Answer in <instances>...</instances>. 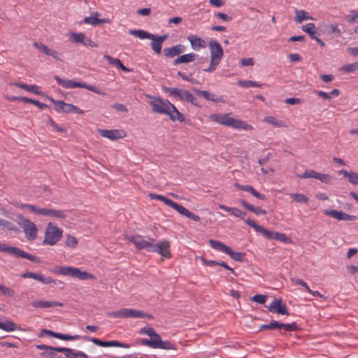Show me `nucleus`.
Returning a JSON list of instances; mask_svg holds the SVG:
<instances>
[{
  "mask_svg": "<svg viewBox=\"0 0 358 358\" xmlns=\"http://www.w3.org/2000/svg\"><path fill=\"white\" fill-rule=\"evenodd\" d=\"M129 34L140 39L152 40L150 43L151 48L157 55L162 52V43L168 38L166 34L157 36L142 29H131Z\"/></svg>",
  "mask_w": 358,
  "mask_h": 358,
  "instance_id": "f257e3e1",
  "label": "nucleus"
},
{
  "mask_svg": "<svg viewBox=\"0 0 358 358\" xmlns=\"http://www.w3.org/2000/svg\"><path fill=\"white\" fill-rule=\"evenodd\" d=\"M244 222L250 227H252L257 232L261 233L265 238L268 239L277 240L282 243L291 242V240L287 237L286 234L270 231L259 225L254 220L246 219L244 220Z\"/></svg>",
  "mask_w": 358,
  "mask_h": 358,
  "instance_id": "f03ea898",
  "label": "nucleus"
},
{
  "mask_svg": "<svg viewBox=\"0 0 358 358\" xmlns=\"http://www.w3.org/2000/svg\"><path fill=\"white\" fill-rule=\"evenodd\" d=\"M208 46L210 52V62L208 68L205 69L203 71L210 73L215 71L216 67L220 64L224 56V50L221 45L215 40L210 41Z\"/></svg>",
  "mask_w": 358,
  "mask_h": 358,
  "instance_id": "7ed1b4c3",
  "label": "nucleus"
},
{
  "mask_svg": "<svg viewBox=\"0 0 358 358\" xmlns=\"http://www.w3.org/2000/svg\"><path fill=\"white\" fill-rule=\"evenodd\" d=\"M107 315L113 317L120 318H148L149 320L153 319V316L148 314L142 310H136L133 308H122L120 310L109 312Z\"/></svg>",
  "mask_w": 358,
  "mask_h": 358,
  "instance_id": "20e7f679",
  "label": "nucleus"
},
{
  "mask_svg": "<svg viewBox=\"0 0 358 358\" xmlns=\"http://www.w3.org/2000/svg\"><path fill=\"white\" fill-rule=\"evenodd\" d=\"M53 78L59 85L62 86L64 88L70 89V88H74V87H82V88L87 89L90 91H92L94 93H96L98 94L105 95L104 92L101 91L99 88H97L94 85H87V84H86L85 83H82V82H78V81H74V80H71L64 79V78L59 77L58 76H55Z\"/></svg>",
  "mask_w": 358,
  "mask_h": 358,
  "instance_id": "39448f33",
  "label": "nucleus"
},
{
  "mask_svg": "<svg viewBox=\"0 0 358 358\" xmlns=\"http://www.w3.org/2000/svg\"><path fill=\"white\" fill-rule=\"evenodd\" d=\"M162 90L164 92L169 93L171 96L178 99L180 101H185L190 103L194 106H199V103L196 102V99L187 90L180 89L178 87H168L165 86L162 87Z\"/></svg>",
  "mask_w": 358,
  "mask_h": 358,
  "instance_id": "423d86ee",
  "label": "nucleus"
},
{
  "mask_svg": "<svg viewBox=\"0 0 358 358\" xmlns=\"http://www.w3.org/2000/svg\"><path fill=\"white\" fill-rule=\"evenodd\" d=\"M0 251L8 253L12 255L15 257H22L24 259H27L35 263H40L41 259L37 256L33 255L31 254L27 253L19 248L9 246L6 244L1 243L0 244Z\"/></svg>",
  "mask_w": 358,
  "mask_h": 358,
  "instance_id": "0eeeda50",
  "label": "nucleus"
},
{
  "mask_svg": "<svg viewBox=\"0 0 358 358\" xmlns=\"http://www.w3.org/2000/svg\"><path fill=\"white\" fill-rule=\"evenodd\" d=\"M138 344L145 345L154 349L176 350V348L169 341H162V338H141Z\"/></svg>",
  "mask_w": 358,
  "mask_h": 358,
  "instance_id": "6e6552de",
  "label": "nucleus"
},
{
  "mask_svg": "<svg viewBox=\"0 0 358 358\" xmlns=\"http://www.w3.org/2000/svg\"><path fill=\"white\" fill-rule=\"evenodd\" d=\"M62 229L53 225L51 222L48 223L45 233L43 244L55 245L62 238Z\"/></svg>",
  "mask_w": 358,
  "mask_h": 358,
  "instance_id": "1a4fd4ad",
  "label": "nucleus"
},
{
  "mask_svg": "<svg viewBox=\"0 0 358 358\" xmlns=\"http://www.w3.org/2000/svg\"><path fill=\"white\" fill-rule=\"evenodd\" d=\"M20 220L19 224L23 229L26 237L29 241L36 238L38 229L36 225L27 218H24L22 214L17 215Z\"/></svg>",
  "mask_w": 358,
  "mask_h": 358,
  "instance_id": "9d476101",
  "label": "nucleus"
},
{
  "mask_svg": "<svg viewBox=\"0 0 358 358\" xmlns=\"http://www.w3.org/2000/svg\"><path fill=\"white\" fill-rule=\"evenodd\" d=\"M125 238L133 243L138 250L147 249L151 252L153 246L154 238H148V240L143 239L141 236L126 235Z\"/></svg>",
  "mask_w": 358,
  "mask_h": 358,
  "instance_id": "9b49d317",
  "label": "nucleus"
},
{
  "mask_svg": "<svg viewBox=\"0 0 358 358\" xmlns=\"http://www.w3.org/2000/svg\"><path fill=\"white\" fill-rule=\"evenodd\" d=\"M276 329H285L287 331H296L300 329L295 323L284 324L278 321L273 320L269 324H264L259 327V331L262 330H273Z\"/></svg>",
  "mask_w": 358,
  "mask_h": 358,
  "instance_id": "f8f14e48",
  "label": "nucleus"
},
{
  "mask_svg": "<svg viewBox=\"0 0 358 358\" xmlns=\"http://www.w3.org/2000/svg\"><path fill=\"white\" fill-rule=\"evenodd\" d=\"M151 99L150 104L152 110L155 113L167 114L169 109H170L169 103H171L168 99H163L161 97L149 96Z\"/></svg>",
  "mask_w": 358,
  "mask_h": 358,
  "instance_id": "ddd939ff",
  "label": "nucleus"
},
{
  "mask_svg": "<svg viewBox=\"0 0 358 358\" xmlns=\"http://www.w3.org/2000/svg\"><path fill=\"white\" fill-rule=\"evenodd\" d=\"M83 338L85 341H89L92 342L94 345L103 347V348H108V347H117V348H129L131 345L127 343H121L118 341H103L96 338H90L87 336H83Z\"/></svg>",
  "mask_w": 358,
  "mask_h": 358,
  "instance_id": "4468645a",
  "label": "nucleus"
},
{
  "mask_svg": "<svg viewBox=\"0 0 358 358\" xmlns=\"http://www.w3.org/2000/svg\"><path fill=\"white\" fill-rule=\"evenodd\" d=\"M45 336H50L63 341H75L78 340L81 338V336L79 335L72 336L70 334H64L58 332H55L53 331L48 329H42L38 336L43 337Z\"/></svg>",
  "mask_w": 358,
  "mask_h": 358,
  "instance_id": "2eb2a0df",
  "label": "nucleus"
},
{
  "mask_svg": "<svg viewBox=\"0 0 358 358\" xmlns=\"http://www.w3.org/2000/svg\"><path fill=\"white\" fill-rule=\"evenodd\" d=\"M170 242L168 241H163L157 244H153L151 252H158L162 257L164 258H170L171 253L170 252Z\"/></svg>",
  "mask_w": 358,
  "mask_h": 358,
  "instance_id": "dca6fc26",
  "label": "nucleus"
},
{
  "mask_svg": "<svg viewBox=\"0 0 358 358\" xmlns=\"http://www.w3.org/2000/svg\"><path fill=\"white\" fill-rule=\"evenodd\" d=\"M268 310L272 313H276L280 315H289V312L286 304L281 299H275L273 301L267 306Z\"/></svg>",
  "mask_w": 358,
  "mask_h": 358,
  "instance_id": "f3484780",
  "label": "nucleus"
},
{
  "mask_svg": "<svg viewBox=\"0 0 358 358\" xmlns=\"http://www.w3.org/2000/svg\"><path fill=\"white\" fill-rule=\"evenodd\" d=\"M99 134L104 137L110 140H117L119 138H122L126 136V132L122 129H99Z\"/></svg>",
  "mask_w": 358,
  "mask_h": 358,
  "instance_id": "a211bd4d",
  "label": "nucleus"
},
{
  "mask_svg": "<svg viewBox=\"0 0 358 358\" xmlns=\"http://www.w3.org/2000/svg\"><path fill=\"white\" fill-rule=\"evenodd\" d=\"M324 215L331 216L338 220L354 221L357 220V217L355 215H349L336 210H324Z\"/></svg>",
  "mask_w": 358,
  "mask_h": 358,
  "instance_id": "6ab92c4d",
  "label": "nucleus"
},
{
  "mask_svg": "<svg viewBox=\"0 0 358 358\" xmlns=\"http://www.w3.org/2000/svg\"><path fill=\"white\" fill-rule=\"evenodd\" d=\"M21 277L23 278H32L45 285L50 284L52 282L56 283V281L51 277H44L41 273H35L30 271L23 273L21 275Z\"/></svg>",
  "mask_w": 358,
  "mask_h": 358,
  "instance_id": "aec40b11",
  "label": "nucleus"
},
{
  "mask_svg": "<svg viewBox=\"0 0 358 358\" xmlns=\"http://www.w3.org/2000/svg\"><path fill=\"white\" fill-rule=\"evenodd\" d=\"M33 45L44 54L52 57L56 60L62 61V58L61 57L62 54L54 50L53 49L49 48L47 45H45L42 43H38L36 42L34 43Z\"/></svg>",
  "mask_w": 358,
  "mask_h": 358,
  "instance_id": "412c9836",
  "label": "nucleus"
},
{
  "mask_svg": "<svg viewBox=\"0 0 358 358\" xmlns=\"http://www.w3.org/2000/svg\"><path fill=\"white\" fill-rule=\"evenodd\" d=\"M170 109H169L167 112V115H169L170 120L173 122L176 120L180 122H182L185 120V117L182 113H180L176 107L171 103H169Z\"/></svg>",
  "mask_w": 358,
  "mask_h": 358,
  "instance_id": "4be33fe9",
  "label": "nucleus"
},
{
  "mask_svg": "<svg viewBox=\"0 0 358 358\" xmlns=\"http://www.w3.org/2000/svg\"><path fill=\"white\" fill-rule=\"evenodd\" d=\"M193 91L199 96L204 98L208 101H212L215 103L224 102L222 96L215 97L213 94H211L207 90H201L196 88L193 89Z\"/></svg>",
  "mask_w": 358,
  "mask_h": 358,
  "instance_id": "5701e85b",
  "label": "nucleus"
},
{
  "mask_svg": "<svg viewBox=\"0 0 358 358\" xmlns=\"http://www.w3.org/2000/svg\"><path fill=\"white\" fill-rule=\"evenodd\" d=\"M235 186L239 189L244 192L250 193L256 198L261 200H266V196L263 194L259 193L251 185H243L238 183H235Z\"/></svg>",
  "mask_w": 358,
  "mask_h": 358,
  "instance_id": "b1692460",
  "label": "nucleus"
},
{
  "mask_svg": "<svg viewBox=\"0 0 358 358\" xmlns=\"http://www.w3.org/2000/svg\"><path fill=\"white\" fill-rule=\"evenodd\" d=\"M174 210H176L177 212H178L180 214L186 216L189 219H191L194 221L199 222L200 220L199 216L192 213L189 210H188L187 208H185L184 206L176 203V204L172 208Z\"/></svg>",
  "mask_w": 358,
  "mask_h": 358,
  "instance_id": "393cba45",
  "label": "nucleus"
},
{
  "mask_svg": "<svg viewBox=\"0 0 358 358\" xmlns=\"http://www.w3.org/2000/svg\"><path fill=\"white\" fill-rule=\"evenodd\" d=\"M31 305L34 308H50L55 306L62 307L63 303L57 301H48L44 300H34L31 302Z\"/></svg>",
  "mask_w": 358,
  "mask_h": 358,
  "instance_id": "a878e982",
  "label": "nucleus"
},
{
  "mask_svg": "<svg viewBox=\"0 0 358 358\" xmlns=\"http://www.w3.org/2000/svg\"><path fill=\"white\" fill-rule=\"evenodd\" d=\"M187 39L189 41L192 48L195 50L206 47V41L195 35L189 36Z\"/></svg>",
  "mask_w": 358,
  "mask_h": 358,
  "instance_id": "bb28decb",
  "label": "nucleus"
},
{
  "mask_svg": "<svg viewBox=\"0 0 358 358\" xmlns=\"http://www.w3.org/2000/svg\"><path fill=\"white\" fill-rule=\"evenodd\" d=\"M238 202H239V204L241 206L244 207L245 208H246L249 211L252 212L255 215H265L267 213L266 210H263V209H262L259 207L255 206L248 203L244 199H241V200H239Z\"/></svg>",
  "mask_w": 358,
  "mask_h": 358,
  "instance_id": "cd10ccee",
  "label": "nucleus"
},
{
  "mask_svg": "<svg viewBox=\"0 0 358 358\" xmlns=\"http://www.w3.org/2000/svg\"><path fill=\"white\" fill-rule=\"evenodd\" d=\"M42 215L43 216H51L53 217H57L60 219H66L67 215L64 210L48 209L43 208Z\"/></svg>",
  "mask_w": 358,
  "mask_h": 358,
  "instance_id": "c85d7f7f",
  "label": "nucleus"
},
{
  "mask_svg": "<svg viewBox=\"0 0 358 358\" xmlns=\"http://www.w3.org/2000/svg\"><path fill=\"white\" fill-rule=\"evenodd\" d=\"M197 57L198 55L194 52L179 55L173 60V64L177 66L181 63H189L193 62Z\"/></svg>",
  "mask_w": 358,
  "mask_h": 358,
  "instance_id": "c756f323",
  "label": "nucleus"
},
{
  "mask_svg": "<svg viewBox=\"0 0 358 358\" xmlns=\"http://www.w3.org/2000/svg\"><path fill=\"white\" fill-rule=\"evenodd\" d=\"M104 57L107 59V61L109 62L110 64L116 66L117 68L120 69L124 72H131L132 71V69H130L127 67H126L123 63L117 58H113L110 55H105Z\"/></svg>",
  "mask_w": 358,
  "mask_h": 358,
  "instance_id": "7c9ffc66",
  "label": "nucleus"
},
{
  "mask_svg": "<svg viewBox=\"0 0 358 358\" xmlns=\"http://www.w3.org/2000/svg\"><path fill=\"white\" fill-rule=\"evenodd\" d=\"M13 85L38 95H42L43 94L42 92L40 91L39 87L36 85H27L23 83H15Z\"/></svg>",
  "mask_w": 358,
  "mask_h": 358,
  "instance_id": "2f4dec72",
  "label": "nucleus"
},
{
  "mask_svg": "<svg viewBox=\"0 0 358 358\" xmlns=\"http://www.w3.org/2000/svg\"><path fill=\"white\" fill-rule=\"evenodd\" d=\"M15 206L21 208V209H27L29 212L36 214L42 215L43 208H39L34 205L27 204V203H18L15 204Z\"/></svg>",
  "mask_w": 358,
  "mask_h": 358,
  "instance_id": "473e14b6",
  "label": "nucleus"
},
{
  "mask_svg": "<svg viewBox=\"0 0 358 358\" xmlns=\"http://www.w3.org/2000/svg\"><path fill=\"white\" fill-rule=\"evenodd\" d=\"M76 268L71 266L66 267H59L58 268H55L53 271L55 273L62 274L64 275L75 277Z\"/></svg>",
  "mask_w": 358,
  "mask_h": 358,
  "instance_id": "72a5a7b5",
  "label": "nucleus"
},
{
  "mask_svg": "<svg viewBox=\"0 0 358 358\" xmlns=\"http://www.w3.org/2000/svg\"><path fill=\"white\" fill-rule=\"evenodd\" d=\"M213 120L221 124L229 126L230 125V122L231 117L229 116V114H219V115H214L212 116Z\"/></svg>",
  "mask_w": 358,
  "mask_h": 358,
  "instance_id": "f704fd0d",
  "label": "nucleus"
},
{
  "mask_svg": "<svg viewBox=\"0 0 358 358\" xmlns=\"http://www.w3.org/2000/svg\"><path fill=\"white\" fill-rule=\"evenodd\" d=\"M296 16H295V22L296 23H301L302 21L306 20H313L314 18L309 15V14L303 10H295Z\"/></svg>",
  "mask_w": 358,
  "mask_h": 358,
  "instance_id": "c9c22d12",
  "label": "nucleus"
},
{
  "mask_svg": "<svg viewBox=\"0 0 358 358\" xmlns=\"http://www.w3.org/2000/svg\"><path fill=\"white\" fill-rule=\"evenodd\" d=\"M17 325L11 320H6L3 322H0V329L6 331H13L17 329Z\"/></svg>",
  "mask_w": 358,
  "mask_h": 358,
  "instance_id": "e433bc0d",
  "label": "nucleus"
},
{
  "mask_svg": "<svg viewBox=\"0 0 358 358\" xmlns=\"http://www.w3.org/2000/svg\"><path fill=\"white\" fill-rule=\"evenodd\" d=\"M208 243L213 249L220 252H223L224 253L227 252V250L229 248V246L224 245L223 243L219 241L210 239Z\"/></svg>",
  "mask_w": 358,
  "mask_h": 358,
  "instance_id": "4c0bfd02",
  "label": "nucleus"
},
{
  "mask_svg": "<svg viewBox=\"0 0 358 358\" xmlns=\"http://www.w3.org/2000/svg\"><path fill=\"white\" fill-rule=\"evenodd\" d=\"M74 278H78V279L83 280L95 278L94 275H93L92 274H91L85 271H82L78 268H76Z\"/></svg>",
  "mask_w": 358,
  "mask_h": 358,
  "instance_id": "58836bf2",
  "label": "nucleus"
},
{
  "mask_svg": "<svg viewBox=\"0 0 358 358\" xmlns=\"http://www.w3.org/2000/svg\"><path fill=\"white\" fill-rule=\"evenodd\" d=\"M290 197L296 203H307L309 201V198L308 196L300 193L291 194Z\"/></svg>",
  "mask_w": 358,
  "mask_h": 358,
  "instance_id": "ea45409f",
  "label": "nucleus"
},
{
  "mask_svg": "<svg viewBox=\"0 0 358 358\" xmlns=\"http://www.w3.org/2000/svg\"><path fill=\"white\" fill-rule=\"evenodd\" d=\"M226 254L229 255L232 259L238 262H243L244 257L245 255V254L243 252H238L233 251L231 248L229 247Z\"/></svg>",
  "mask_w": 358,
  "mask_h": 358,
  "instance_id": "a19ab883",
  "label": "nucleus"
},
{
  "mask_svg": "<svg viewBox=\"0 0 358 358\" xmlns=\"http://www.w3.org/2000/svg\"><path fill=\"white\" fill-rule=\"evenodd\" d=\"M107 21H108V20L106 18L99 19L96 16L86 17L83 20V22H85L86 24H93L95 26L98 25L99 24L103 23V22H106Z\"/></svg>",
  "mask_w": 358,
  "mask_h": 358,
  "instance_id": "79ce46f5",
  "label": "nucleus"
},
{
  "mask_svg": "<svg viewBox=\"0 0 358 358\" xmlns=\"http://www.w3.org/2000/svg\"><path fill=\"white\" fill-rule=\"evenodd\" d=\"M139 333L141 334H147L151 338H162L161 336L157 334L152 327H144L142 328Z\"/></svg>",
  "mask_w": 358,
  "mask_h": 358,
  "instance_id": "37998d69",
  "label": "nucleus"
},
{
  "mask_svg": "<svg viewBox=\"0 0 358 358\" xmlns=\"http://www.w3.org/2000/svg\"><path fill=\"white\" fill-rule=\"evenodd\" d=\"M0 226L3 227V228L9 231H19L18 227L15 224L4 219L0 218Z\"/></svg>",
  "mask_w": 358,
  "mask_h": 358,
  "instance_id": "c03bdc74",
  "label": "nucleus"
},
{
  "mask_svg": "<svg viewBox=\"0 0 358 358\" xmlns=\"http://www.w3.org/2000/svg\"><path fill=\"white\" fill-rule=\"evenodd\" d=\"M315 178L326 184L331 183L332 180L331 176L325 173H320L317 171H315Z\"/></svg>",
  "mask_w": 358,
  "mask_h": 358,
  "instance_id": "a18cd8bd",
  "label": "nucleus"
},
{
  "mask_svg": "<svg viewBox=\"0 0 358 358\" xmlns=\"http://www.w3.org/2000/svg\"><path fill=\"white\" fill-rule=\"evenodd\" d=\"M47 98L54 103H61L64 106L63 113H69L72 112L71 107H73V104L65 103L64 101H55L50 96H47Z\"/></svg>",
  "mask_w": 358,
  "mask_h": 358,
  "instance_id": "49530a36",
  "label": "nucleus"
},
{
  "mask_svg": "<svg viewBox=\"0 0 358 358\" xmlns=\"http://www.w3.org/2000/svg\"><path fill=\"white\" fill-rule=\"evenodd\" d=\"M237 83L240 87L245 88L262 86V84H259L255 81L252 80H238Z\"/></svg>",
  "mask_w": 358,
  "mask_h": 358,
  "instance_id": "de8ad7c7",
  "label": "nucleus"
},
{
  "mask_svg": "<svg viewBox=\"0 0 358 358\" xmlns=\"http://www.w3.org/2000/svg\"><path fill=\"white\" fill-rule=\"evenodd\" d=\"M264 121L267 123L273 124L278 127H285V123L282 120H278L272 116H266L264 117Z\"/></svg>",
  "mask_w": 358,
  "mask_h": 358,
  "instance_id": "09e8293b",
  "label": "nucleus"
},
{
  "mask_svg": "<svg viewBox=\"0 0 358 358\" xmlns=\"http://www.w3.org/2000/svg\"><path fill=\"white\" fill-rule=\"evenodd\" d=\"M344 19L347 22L350 24H353L358 22V11L351 10L350 14L345 15Z\"/></svg>",
  "mask_w": 358,
  "mask_h": 358,
  "instance_id": "8fccbe9b",
  "label": "nucleus"
},
{
  "mask_svg": "<svg viewBox=\"0 0 358 358\" xmlns=\"http://www.w3.org/2000/svg\"><path fill=\"white\" fill-rule=\"evenodd\" d=\"M0 294L4 296L13 297L15 296V291L11 288L1 284Z\"/></svg>",
  "mask_w": 358,
  "mask_h": 358,
  "instance_id": "3c124183",
  "label": "nucleus"
},
{
  "mask_svg": "<svg viewBox=\"0 0 358 358\" xmlns=\"http://www.w3.org/2000/svg\"><path fill=\"white\" fill-rule=\"evenodd\" d=\"M70 352L66 353V357L67 358H88V355L83 352H73L71 348H69Z\"/></svg>",
  "mask_w": 358,
  "mask_h": 358,
  "instance_id": "603ef678",
  "label": "nucleus"
},
{
  "mask_svg": "<svg viewBox=\"0 0 358 358\" xmlns=\"http://www.w3.org/2000/svg\"><path fill=\"white\" fill-rule=\"evenodd\" d=\"M177 50L175 49L174 46L171 48H164L163 50L164 55L168 58H173L176 56L178 55V52H176Z\"/></svg>",
  "mask_w": 358,
  "mask_h": 358,
  "instance_id": "864d4df0",
  "label": "nucleus"
},
{
  "mask_svg": "<svg viewBox=\"0 0 358 358\" xmlns=\"http://www.w3.org/2000/svg\"><path fill=\"white\" fill-rule=\"evenodd\" d=\"M65 245L67 247H69V248H74L78 245V240H77V238L75 236L69 234L66 236V241H65Z\"/></svg>",
  "mask_w": 358,
  "mask_h": 358,
  "instance_id": "5fc2aeb1",
  "label": "nucleus"
},
{
  "mask_svg": "<svg viewBox=\"0 0 358 358\" xmlns=\"http://www.w3.org/2000/svg\"><path fill=\"white\" fill-rule=\"evenodd\" d=\"M341 70L348 73L354 72L358 70V62H354L352 64L343 65L341 68Z\"/></svg>",
  "mask_w": 358,
  "mask_h": 358,
  "instance_id": "6e6d98bb",
  "label": "nucleus"
},
{
  "mask_svg": "<svg viewBox=\"0 0 358 358\" xmlns=\"http://www.w3.org/2000/svg\"><path fill=\"white\" fill-rule=\"evenodd\" d=\"M72 39L75 43H80L83 45L84 41H85V35L83 33H72Z\"/></svg>",
  "mask_w": 358,
  "mask_h": 358,
  "instance_id": "4d7b16f0",
  "label": "nucleus"
},
{
  "mask_svg": "<svg viewBox=\"0 0 358 358\" xmlns=\"http://www.w3.org/2000/svg\"><path fill=\"white\" fill-rule=\"evenodd\" d=\"M267 296L263 294H256L251 298L252 301L257 302L259 304H264L266 302Z\"/></svg>",
  "mask_w": 358,
  "mask_h": 358,
  "instance_id": "13d9d810",
  "label": "nucleus"
},
{
  "mask_svg": "<svg viewBox=\"0 0 358 358\" xmlns=\"http://www.w3.org/2000/svg\"><path fill=\"white\" fill-rule=\"evenodd\" d=\"M26 101H27V103L34 104V105L38 106L41 109H43V108L48 107L47 104L41 103L36 99H32L28 98V99Z\"/></svg>",
  "mask_w": 358,
  "mask_h": 358,
  "instance_id": "bf43d9fd",
  "label": "nucleus"
},
{
  "mask_svg": "<svg viewBox=\"0 0 358 358\" xmlns=\"http://www.w3.org/2000/svg\"><path fill=\"white\" fill-rule=\"evenodd\" d=\"M315 171L310 170V171H306L304 173H303L301 174H298L297 177L299 178H315Z\"/></svg>",
  "mask_w": 358,
  "mask_h": 358,
  "instance_id": "052dcab7",
  "label": "nucleus"
},
{
  "mask_svg": "<svg viewBox=\"0 0 358 358\" xmlns=\"http://www.w3.org/2000/svg\"><path fill=\"white\" fill-rule=\"evenodd\" d=\"M231 213L233 215H234L235 217H239V218H241V219H243L244 216L246 215L245 212H243V211L241 210L238 208H232Z\"/></svg>",
  "mask_w": 358,
  "mask_h": 358,
  "instance_id": "680f3d73",
  "label": "nucleus"
},
{
  "mask_svg": "<svg viewBox=\"0 0 358 358\" xmlns=\"http://www.w3.org/2000/svg\"><path fill=\"white\" fill-rule=\"evenodd\" d=\"M242 120L231 117L229 127H231L235 129H241V127H242Z\"/></svg>",
  "mask_w": 358,
  "mask_h": 358,
  "instance_id": "e2e57ef3",
  "label": "nucleus"
},
{
  "mask_svg": "<svg viewBox=\"0 0 358 358\" xmlns=\"http://www.w3.org/2000/svg\"><path fill=\"white\" fill-rule=\"evenodd\" d=\"M292 281L294 282L297 285H301L302 287H305L308 292H312V289H310V288L308 287V284L306 282H304L303 280H302L301 279L292 278Z\"/></svg>",
  "mask_w": 358,
  "mask_h": 358,
  "instance_id": "0e129e2a",
  "label": "nucleus"
},
{
  "mask_svg": "<svg viewBox=\"0 0 358 358\" xmlns=\"http://www.w3.org/2000/svg\"><path fill=\"white\" fill-rule=\"evenodd\" d=\"M315 29V25L313 23H308L307 24L303 25L301 27V29L308 34H309L310 31H313Z\"/></svg>",
  "mask_w": 358,
  "mask_h": 358,
  "instance_id": "69168bd1",
  "label": "nucleus"
},
{
  "mask_svg": "<svg viewBox=\"0 0 358 358\" xmlns=\"http://www.w3.org/2000/svg\"><path fill=\"white\" fill-rule=\"evenodd\" d=\"M254 59L253 58H243L241 59V64L243 66H253L254 65Z\"/></svg>",
  "mask_w": 358,
  "mask_h": 358,
  "instance_id": "338daca9",
  "label": "nucleus"
},
{
  "mask_svg": "<svg viewBox=\"0 0 358 358\" xmlns=\"http://www.w3.org/2000/svg\"><path fill=\"white\" fill-rule=\"evenodd\" d=\"M348 180L350 183L358 185V173L351 172V174L348 178Z\"/></svg>",
  "mask_w": 358,
  "mask_h": 358,
  "instance_id": "774afa93",
  "label": "nucleus"
}]
</instances>
